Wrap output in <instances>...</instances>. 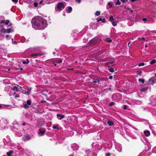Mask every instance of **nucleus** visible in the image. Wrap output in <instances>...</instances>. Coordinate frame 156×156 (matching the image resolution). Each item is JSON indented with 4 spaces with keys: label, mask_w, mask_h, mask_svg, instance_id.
<instances>
[{
    "label": "nucleus",
    "mask_w": 156,
    "mask_h": 156,
    "mask_svg": "<svg viewBox=\"0 0 156 156\" xmlns=\"http://www.w3.org/2000/svg\"><path fill=\"white\" fill-rule=\"evenodd\" d=\"M5 23V21L4 20H1L0 21V23Z\"/></svg>",
    "instance_id": "46"
},
{
    "label": "nucleus",
    "mask_w": 156,
    "mask_h": 156,
    "mask_svg": "<svg viewBox=\"0 0 156 156\" xmlns=\"http://www.w3.org/2000/svg\"><path fill=\"white\" fill-rule=\"evenodd\" d=\"M35 112L37 113H38L39 112L37 111H35Z\"/></svg>",
    "instance_id": "63"
},
{
    "label": "nucleus",
    "mask_w": 156,
    "mask_h": 156,
    "mask_svg": "<svg viewBox=\"0 0 156 156\" xmlns=\"http://www.w3.org/2000/svg\"><path fill=\"white\" fill-rule=\"evenodd\" d=\"M111 155V154L109 153H106L105 154L106 156H110Z\"/></svg>",
    "instance_id": "43"
},
{
    "label": "nucleus",
    "mask_w": 156,
    "mask_h": 156,
    "mask_svg": "<svg viewBox=\"0 0 156 156\" xmlns=\"http://www.w3.org/2000/svg\"><path fill=\"white\" fill-rule=\"evenodd\" d=\"M133 12V10H132L131 9L130 10V12H131V13H132Z\"/></svg>",
    "instance_id": "56"
},
{
    "label": "nucleus",
    "mask_w": 156,
    "mask_h": 156,
    "mask_svg": "<svg viewBox=\"0 0 156 156\" xmlns=\"http://www.w3.org/2000/svg\"><path fill=\"white\" fill-rule=\"evenodd\" d=\"M39 134L43 135L45 133V129H44L41 128L39 129Z\"/></svg>",
    "instance_id": "8"
},
{
    "label": "nucleus",
    "mask_w": 156,
    "mask_h": 156,
    "mask_svg": "<svg viewBox=\"0 0 156 156\" xmlns=\"http://www.w3.org/2000/svg\"><path fill=\"white\" fill-rule=\"evenodd\" d=\"M42 3H43V1H40L39 2V4H42Z\"/></svg>",
    "instance_id": "55"
},
{
    "label": "nucleus",
    "mask_w": 156,
    "mask_h": 156,
    "mask_svg": "<svg viewBox=\"0 0 156 156\" xmlns=\"http://www.w3.org/2000/svg\"><path fill=\"white\" fill-rule=\"evenodd\" d=\"M100 80H99V79H98V80H97V83H98V84H100Z\"/></svg>",
    "instance_id": "47"
},
{
    "label": "nucleus",
    "mask_w": 156,
    "mask_h": 156,
    "mask_svg": "<svg viewBox=\"0 0 156 156\" xmlns=\"http://www.w3.org/2000/svg\"><path fill=\"white\" fill-rule=\"evenodd\" d=\"M28 105L26 104H24L23 105V107L25 109H27L29 108V106H28Z\"/></svg>",
    "instance_id": "21"
},
{
    "label": "nucleus",
    "mask_w": 156,
    "mask_h": 156,
    "mask_svg": "<svg viewBox=\"0 0 156 156\" xmlns=\"http://www.w3.org/2000/svg\"><path fill=\"white\" fill-rule=\"evenodd\" d=\"M102 19L101 18H100L97 20V21L98 22H99L100 21H102Z\"/></svg>",
    "instance_id": "50"
},
{
    "label": "nucleus",
    "mask_w": 156,
    "mask_h": 156,
    "mask_svg": "<svg viewBox=\"0 0 156 156\" xmlns=\"http://www.w3.org/2000/svg\"><path fill=\"white\" fill-rule=\"evenodd\" d=\"M98 78L100 81H107L108 80V78L107 77H98Z\"/></svg>",
    "instance_id": "12"
},
{
    "label": "nucleus",
    "mask_w": 156,
    "mask_h": 156,
    "mask_svg": "<svg viewBox=\"0 0 156 156\" xmlns=\"http://www.w3.org/2000/svg\"><path fill=\"white\" fill-rule=\"evenodd\" d=\"M45 123L44 121L42 119L38 121L37 123V126L38 127L41 126L44 124Z\"/></svg>",
    "instance_id": "4"
},
{
    "label": "nucleus",
    "mask_w": 156,
    "mask_h": 156,
    "mask_svg": "<svg viewBox=\"0 0 156 156\" xmlns=\"http://www.w3.org/2000/svg\"><path fill=\"white\" fill-rule=\"evenodd\" d=\"M25 125H26V123L25 122H23L22 124V125L23 126H25Z\"/></svg>",
    "instance_id": "59"
},
{
    "label": "nucleus",
    "mask_w": 156,
    "mask_h": 156,
    "mask_svg": "<svg viewBox=\"0 0 156 156\" xmlns=\"http://www.w3.org/2000/svg\"><path fill=\"white\" fill-rule=\"evenodd\" d=\"M108 89V90H111V88H109Z\"/></svg>",
    "instance_id": "61"
},
{
    "label": "nucleus",
    "mask_w": 156,
    "mask_h": 156,
    "mask_svg": "<svg viewBox=\"0 0 156 156\" xmlns=\"http://www.w3.org/2000/svg\"><path fill=\"white\" fill-rule=\"evenodd\" d=\"M108 88H106V89H105L104 90V91L105 92V94H106V93H107V92H108Z\"/></svg>",
    "instance_id": "44"
},
{
    "label": "nucleus",
    "mask_w": 156,
    "mask_h": 156,
    "mask_svg": "<svg viewBox=\"0 0 156 156\" xmlns=\"http://www.w3.org/2000/svg\"><path fill=\"white\" fill-rule=\"evenodd\" d=\"M148 89V87H145V88H142L140 90L141 91H142L145 92L146 91H147V90Z\"/></svg>",
    "instance_id": "19"
},
{
    "label": "nucleus",
    "mask_w": 156,
    "mask_h": 156,
    "mask_svg": "<svg viewBox=\"0 0 156 156\" xmlns=\"http://www.w3.org/2000/svg\"><path fill=\"white\" fill-rule=\"evenodd\" d=\"M147 19L146 18H143L142 19L143 21H145L147 20Z\"/></svg>",
    "instance_id": "54"
},
{
    "label": "nucleus",
    "mask_w": 156,
    "mask_h": 156,
    "mask_svg": "<svg viewBox=\"0 0 156 156\" xmlns=\"http://www.w3.org/2000/svg\"><path fill=\"white\" fill-rule=\"evenodd\" d=\"M105 21V18H103L102 19V21L103 22H104Z\"/></svg>",
    "instance_id": "53"
},
{
    "label": "nucleus",
    "mask_w": 156,
    "mask_h": 156,
    "mask_svg": "<svg viewBox=\"0 0 156 156\" xmlns=\"http://www.w3.org/2000/svg\"><path fill=\"white\" fill-rule=\"evenodd\" d=\"M112 24L114 26H115L116 25L117 23L116 22L114 21H112Z\"/></svg>",
    "instance_id": "27"
},
{
    "label": "nucleus",
    "mask_w": 156,
    "mask_h": 156,
    "mask_svg": "<svg viewBox=\"0 0 156 156\" xmlns=\"http://www.w3.org/2000/svg\"><path fill=\"white\" fill-rule=\"evenodd\" d=\"M113 76H109V79L110 80H112L113 79Z\"/></svg>",
    "instance_id": "51"
},
{
    "label": "nucleus",
    "mask_w": 156,
    "mask_h": 156,
    "mask_svg": "<svg viewBox=\"0 0 156 156\" xmlns=\"http://www.w3.org/2000/svg\"><path fill=\"white\" fill-rule=\"evenodd\" d=\"M149 81L150 82H151L153 83L154 82V80L152 78L149 79Z\"/></svg>",
    "instance_id": "40"
},
{
    "label": "nucleus",
    "mask_w": 156,
    "mask_h": 156,
    "mask_svg": "<svg viewBox=\"0 0 156 156\" xmlns=\"http://www.w3.org/2000/svg\"><path fill=\"white\" fill-rule=\"evenodd\" d=\"M12 0L13 2H15V3H17L18 1V0Z\"/></svg>",
    "instance_id": "48"
},
{
    "label": "nucleus",
    "mask_w": 156,
    "mask_h": 156,
    "mask_svg": "<svg viewBox=\"0 0 156 156\" xmlns=\"http://www.w3.org/2000/svg\"><path fill=\"white\" fill-rule=\"evenodd\" d=\"M13 153V151L12 150L6 153V154L8 156H11V154Z\"/></svg>",
    "instance_id": "13"
},
{
    "label": "nucleus",
    "mask_w": 156,
    "mask_h": 156,
    "mask_svg": "<svg viewBox=\"0 0 156 156\" xmlns=\"http://www.w3.org/2000/svg\"><path fill=\"white\" fill-rule=\"evenodd\" d=\"M34 6L35 7H37V5H38V3L36 2H34Z\"/></svg>",
    "instance_id": "42"
},
{
    "label": "nucleus",
    "mask_w": 156,
    "mask_h": 156,
    "mask_svg": "<svg viewBox=\"0 0 156 156\" xmlns=\"http://www.w3.org/2000/svg\"><path fill=\"white\" fill-rule=\"evenodd\" d=\"M144 63L141 62L138 65L139 66H144Z\"/></svg>",
    "instance_id": "37"
},
{
    "label": "nucleus",
    "mask_w": 156,
    "mask_h": 156,
    "mask_svg": "<svg viewBox=\"0 0 156 156\" xmlns=\"http://www.w3.org/2000/svg\"><path fill=\"white\" fill-rule=\"evenodd\" d=\"M108 70L111 72L114 73L115 72V70L113 68H111L108 69Z\"/></svg>",
    "instance_id": "25"
},
{
    "label": "nucleus",
    "mask_w": 156,
    "mask_h": 156,
    "mask_svg": "<svg viewBox=\"0 0 156 156\" xmlns=\"http://www.w3.org/2000/svg\"><path fill=\"white\" fill-rule=\"evenodd\" d=\"M106 41L108 43H111L112 41V40L109 38H107L106 39Z\"/></svg>",
    "instance_id": "22"
},
{
    "label": "nucleus",
    "mask_w": 156,
    "mask_h": 156,
    "mask_svg": "<svg viewBox=\"0 0 156 156\" xmlns=\"http://www.w3.org/2000/svg\"><path fill=\"white\" fill-rule=\"evenodd\" d=\"M145 135L146 136H148L150 134V133L148 130H147L144 132Z\"/></svg>",
    "instance_id": "10"
},
{
    "label": "nucleus",
    "mask_w": 156,
    "mask_h": 156,
    "mask_svg": "<svg viewBox=\"0 0 156 156\" xmlns=\"http://www.w3.org/2000/svg\"><path fill=\"white\" fill-rule=\"evenodd\" d=\"M9 36L8 35H7L5 36V37L6 38H8L9 37Z\"/></svg>",
    "instance_id": "58"
},
{
    "label": "nucleus",
    "mask_w": 156,
    "mask_h": 156,
    "mask_svg": "<svg viewBox=\"0 0 156 156\" xmlns=\"http://www.w3.org/2000/svg\"><path fill=\"white\" fill-rule=\"evenodd\" d=\"M53 64L54 65V67H55L56 66V63H53Z\"/></svg>",
    "instance_id": "60"
},
{
    "label": "nucleus",
    "mask_w": 156,
    "mask_h": 156,
    "mask_svg": "<svg viewBox=\"0 0 156 156\" xmlns=\"http://www.w3.org/2000/svg\"><path fill=\"white\" fill-rule=\"evenodd\" d=\"M138 74L140 76H141V74L142 73V72L141 71H138Z\"/></svg>",
    "instance_id": "49"
},
{
    "label": "nucleus",
    "mask_w": 156,
    "mask_h": 156,
    "mask_svg": "<svg viewBox=\"0 0 156 156\" xmlns=\"http://www.w3.org/2000/svg\"><path fill=\"white\" fill-rule=\"evenodd\" d=\"M29 62V60L28 59H26V61H23L22 63L23 64H27Z\"/></svg>",
    "instance_id": "24"
},
{
    "label": "nucleus",
    "mask_w": 156,
    "mask_h": 156,
    "mask_svg": "<svg viewBox=\"0 0 156 156\" xmlns=\"http://www.w3.org/2000/svg\"><path fill=\"white\" fill-rule=\"evenodd\" d=\"M52 128L54 129H57L58 130L59 129V128L58 127L57 125H54L52 126Z\"/></svg>",
    "instance_id": "33"
},
{
    "label": "nucleus",
    "mask_w": 156,
    "mask_h": 156,
    "mask_svg": "<svg viewBox=\"0 0 156 156\" xmlns=\"http://www.w3.org/2000/svg\"><path fill=\"white\" fill-rule=\"evenodd\" d=\"M14 31V30L13 29L9 28L6 30V32H7L8 33H9L10 32H12Z\"/></svg>",
    "instance_id": "14"
},
{
    "label": "nucleus",
    "mask_w": 156,
    "mask_h": 156,
    "mask_svg": "<svg viewBox=\"0 0 156 156\" xmlns=\"http://www.w3.org/2000/svg\"><path fill=\"white\" fill-rule=\"evenodd\" d=\"M156 62V60L153 59L150 62V64H153L154 63H155Z\"/></svg>",
    "instance_id": "31"
},
{
    "label": "nucleus",
    "mask_w": 156,
    "mask_h": 156,
    "mask_svg": "<svg viewBox=\"0 0 156 156\" xmlns=\"http://www.w3.org/2000/svg\"><path fill=\"white\" fill-rule=\"evenodd\" d=\"M114 20V18L113 16H111L109 18V20L111 22L113 21Z\"/></svg>",
    "instance_id": "35"
},
{
    "label": "nucleus",
    "mask_w": 156,
    "mask_h": 156,
    "mask_svg": "<svg viewBox=\"0 0 156 156\" xmlns=\"http://www.w3.org/2000/svg\"><path fill=\"white\" fill-rule=\"evenodd\" d=\"M114 105H115V102H114L112 101L109 103V104L108 105V106H109L111 107Z\"/></svg>",
    "instance_id": "26"
},
{
    "label": "nucleus",
    "mask_w": 156,
    "mask_h": 156,
    "mask_svg": "<svg viewBox=\"0 0 156 156\" xmlns=\"http://www.w3.org/2000/svg\"><path fill=\"white\" fill-rule=\"evenodd\" d=\"M30 139V135H27L25 136L23 138V139L24 141H26L29 140Z\"/></svg>",
    "instance_id": "9"
},
{
    "label": "nucleus",
    "mask_w": 156,
    "mask_h": 156,
    "mask_svg": "<svg viewBox=\"0 0 156 156\" xmlns=\"http://www.w3.org/2000/svg\"><path fill=\"white\" fill-rule=\"evenodd\" d=\"M23 92L24 94H26L28 95H29L30 94V91H24V92Z\"/></svg>",
    "instance_id": "28"
},
{
    "label": "nucleus",
    "mask_w": 156,
    "mask_h": 156,
    "mask_svg": "<svg viewBox=\"0 0 156 156\" xmlns=\"http://www.w3.org/2000/svg\"><path fill=\"white\" fill-rule=\"evenodd\" d=\"M127 105H125L124 106L123 109L125 110L126 109H127Z\"/></svg>",
    "instance_id": "45"
},
{
    "label": "nucleus",
    "mask_w": 156,
    "mask_h": 156,
    "mask_svg": "<svg viewBox=\"0 0 156 156\" xmlns=\"http://www.w3.org/2000/svg\"><path fill=\"white\" fill-rule=\"evenodd\" d=\"M44 55V53L43 52H41L39 53H33L31 55V56L32 57H36L37 56H41Z\"/></svg>",
    "instance_id": "5"
},
{
    "label": "nucleus",
    "mask_w": 156,
    "mask_h": 156,
    "mask_svg": "<svg viewBox=\"0 0 156 156\" xmlns=\"http://www.w3.org/2000/svg\"><path fill=\"white\" fill-rule=\"evenodd\" d=\"M100 12L99 11H97L95 12V15L97 16H99L100 14Z\"/></svg>",
    "instance_id": "32"
},
{
    "label": "nucleus",
    "mask_w": 156,
    "mask_h": 156,
    "mask_svg": "<svg viewBox=\"0 0 156 156\" xmlns=\"http://www.w3.org/2000/svg\"><path fill=\"white\" fill-rule=\"evenodd\" d=\"M57 7L58 10L60 11L64 8V4L62 2H58L57 5Z\"/></svg>",
    "instance_id": "2"
},
{
    "label": "nucleus",
    "mask_w": 156,
    "mask_h": 156,
    "mask_svg": "<svg viewBox=\"0 0 156 156\" xmlns=\"http://www.w3.org/2000/svg\"><path fill=\"white\" fill-rule=\"evenodd\" d=\"M62 62V59L60 58L59 59H56L55 61V62L58 63H60Z\"/></svg>",
    "instance_id": "16"
},
{
    "label": "nucleus",
    "mask_w": 156,
    "mask_h": 156,
    "mask_svg": "<svg viewBox=\"0 0 156 156\" xmlns=\"http://www.w3.org/2000/svg\"><path fill=\"white\" fill-rule=\"evenodd\" d=\"M57 117H59V119L61 120L65 116L64 115L58 114H57Z\"/></svg>",
    "instance_id": "11"
},
{
    "label": "nucleus",
    "mask_w": 156,
    "mask_h": 156,
    "mask_svg": "<svg viewBox=\"0 0 156 156\" xmlns=\"http://www.w3.org/2000/svg\"><path fill=\"white\" fill-rule=\"evenodd\" d=\"M33 49L35 51H37L39 50V49L38 48H34Z\"/></svg>",
    "instance_id": "34"
},
{
    "label": "nucleus",
    "mask_w": 156,
    "mask_h": 156,
    "mask_svg": "<svg viewBox=\"0 0 156 156\" xmlns=\"http://www.w3.org/2000/svg\"><path fill=\"white\" fill-rule=\"evenodd\" d=\"M97 41L94 38L91 40H90L89 42V43L91 45H94L96 44L97 43Z\"/></svg>",
    "instance_id": "6"
},
{
    "label": "nucleus",
    "mask_w": 156,
    "mask_h": 156,
    "mask_svg": "<svg viewBox=\"0 0 156 156\" xmlns=\"http://www.w3.org/2000/svg\"><path fill=\"white\" fill-rule=\"evenodd\" d=\"M132 2H133L135 1H136V0H130Z\"/></svg>",
    "instance_id": "62"
},
{
    "label": "nucleus",
    "mask_w": 156,
    "mask_h": 156,
    "mask_svg": "<svg viewBox=\"0 0 156 156\" xmlns=\"http://www.w3.org/2000/svg\"><path fill=\"white\" fill-rule=\"evenodd\" d=\"M27 104L28 105H30L31 103V100L29 99L27 101Z\"/></svg>",
    "instance_id": "23"
},
{
    "label": "nucleus",
    "mask_w": 156,
    "mask_h": 156,
    "mask_svg": "<svg viewBox=\"0 0 156 156\" xmlns=\"http://www.w3.org/2000/svg\"><path fill=\"white\" fill-rule=\"evenodd\" d=\"M140 82H141L142 83H144L145 81V80L144 79H139L138 80Z\"/></svg>",
    "instance_id": "30"
},
{
    "label": "nucleus",
    "mask_w": 156,
    "mask_h": 156,
    "mask_svg": "<svg viewBox=\"0 0 156 156\" xmlns=\"http://www.w3.org/2000/svg\"><path fill=\"white\" fill-rule=\"evenodd\" d=\"M11 89L14 91H16V92L18 91V88L16 86H15V87H13L12 88H11Z\"/></svg>",
    "instance_id": "18"
},
{
    "label": "nucleus",
    "mask_w": 156,
    "mask_h": 156,
    "mask_svg": "<svg viewBox=\"0 0 156 156\" xmlns=\"http://www.w3.org/2000/svg\"><path fill=\"white\" fill-rule=\"evenodd\" d=\"M41 103H43V102H46V101H41Z\"/></svg>",
    "instance_id": "64"
},
{
    "label": "nucleus",
    "mask_w": 156,
    "mask_h": 156,
    "mask_svg": "<svg viewBox=\"0 0 156 156\" xmlns=\"http://www.w3.org/2000/svg\"><path fill=\"white\" fill-rule=\"evenodd\" d=\"M76 1L78 3H80L81 2V0H76Z\"/></svg>",
    "instance_id": "52"
},
{
    "label": "nucleus",
    "mask_w": 156,
    "mask_h": 156,
    "mask_svg": "<svg viewBox=\"0 0 156 156\" xmlns=\"http://www.w3.org/2000/svg\"><path fill=\"white\" fill-rule=\"evenodd\" d=\"M121 4V2H119V0H117V2L115 3V5H119Z\"/></svg>",
    "instance_id": "36"
},
{
    "label": "nucleus",
    "mask_w": 156,
    "mask_h": 156,
    "mask_svg": "<svg viewBox=\"0 0 156 156\" xmlns=\"http://www.w3.org/2000/svg\"><path fill=\"white\" fill-rule=\"evenodd\" d=\"M107 123L109 126H111L114 124L113 122L111 120H108L107 122Z\"/></svg>",
    "instance_id": "15"
},
{
    "label": "nucleus",
    "mask_w": 156,
    "mask_h": 156,
    "mask_svg": "<svg viewBox=\"0 0 156 156\" xmlns=\"http://www.w3.org/2000/svg\"><path fill=\"white\" fill-rule=\"evenodd\" d=\"M120 1L123 3H126L128 1V0H120Z\"/></svg>",
    "instance_id": "39"
},
{
    "label": "nucleus",
    "mask_w": 156,
    "mask_h": 156,
    "mask_svg": "<svg viewBox=\"0 0 156 156\" xmlns=\"http://www.w3.org/2000/svg\"><path fill=\"white\" fill-rule=\"evenodd\" d=\"M9 20H5V23L6 25H7L9 24Z\"/></svg>",
    "instance_id": "38"
},
{
    "label": "nucleus",
    "mask_w": 156,
    "mask_h": 156,
    "mask_svg": "<svg viewBox=\"0 0 156 156\" xmlns=\"http://www.w3.org/2000/svg\"><path fill=\"white\" fill-rule=\"evenodd\" d=\"M115 62V60L114 59L111 61L110 62L105 63V64L106 66L109 67L114 65V63Z\"/></svg>",
    "instance_id": "3"
},
{
    "label": "nucleus",
    "mask_w": 156,
    "mask_h": 156,
    "mask_svg": "<svg viewBox=\"0 0 156 156\" xmlns=\"http://www.w3.org/2000/svg\"><path fill=\"white\" fill-rule=\"evenodd\" d=\"M98 79V76H95L93 78V81L92 83H97V81Z\"/></svg>",
    "instance_id": "7"
},
{
    "label": "nucleus",
    "mask_w": 156,
    "mask_h": 156,
    "mask_svg": "<svg viewBox=\"0 0 156 156\" xmlns=\"http://www.w3.org/2000/svg\"><path fill=\"white\" fill-rule=\"evenodd\" d=\"M23 88L25 90H28V91H30V90H31V88H29L28 87H27L26 86H23Z\"/></svg>",
    "instance_id": "17"
},
{
    "label": "nucleus",
    "mask_w": 156,
    "mask_h": 156,
    "mask_svg": "<svg viewBox=\"0 0 156 156\" xmlns=\"http://www.w3.org/2000/svg\"><path fill=\"white\" fill-rule=\"evenodd\" d=\"M108 5L110 7H112V6L111 2H108Z\"/></svg>",
    "instance_id": "41"
},
{
    "label": "nucleus",
    "mask_w": 156,
    "mask_h": 156,
    "mask_svg": "<svg viewBox=\"0 0 156 156\" xmlns=\"http://www.w3.org/2000/svg\"><path fill=\"white\" fill-rule=\"evenodd\" d=\"M19 97V96L18 95H16L15 96V98H18V97Z\"/></svg>",
    "instance_id": "57"
},
{
    "label": "nucleus",
    "mask_w": 156,
    "mask_h": 156,
    "mask_svg": "<svg viewBox=\"0 0 156 156\" xmlns=\"http://www.w3.org/2000/svg\"><path fill=\"white\" fill-rule=\"evenodd\" d=\"M1 32L3 33H5L6 32V30L4 28H2L1 29Z\"/></svg>",
    "instance_id": "29"
},
{
    "label": "nucleus",
    "mask_w": 156,
    "mask_h": 156,
    "mask_svg": "<svg viewBox=\"0 0 156 156\" xmlns=\"http://www.w3.org/2000/svg\"><path fill=\"white\" fill-rule=\"evenodd\" d=\"M72 8L70 6H69L68 7V9H67V10L69 12V13H70L72 12Z\"/></svg>",
    "instance_id": "20"
},
{
    "label": "nucleus",
    "mask_w": 156,
    "mask_h": 156,
    "mask_svg": "<svg viewBox=\"0 0 156 156\" xmlns=\"http://www.w3.org/2000/svg\"><path fill=\"white\" fill-rule=\"evenodd\" d=\"M31 23L33 27L35 29L43 30L47 27L46 22L41 16L34 17Z\"/></svg>",
    "instance_id": "1"
}]
</instances>
